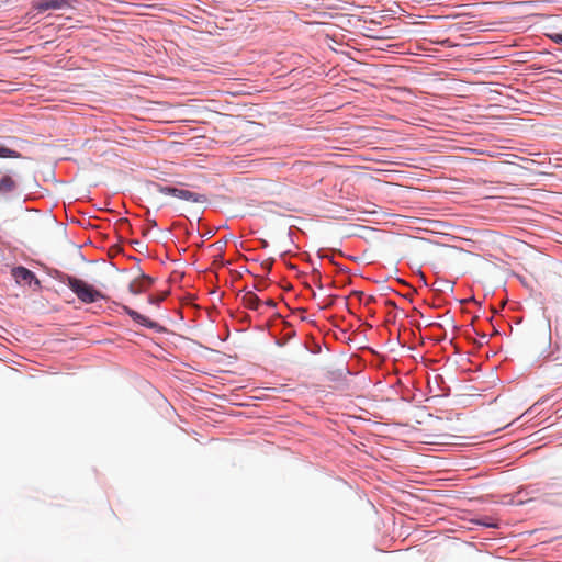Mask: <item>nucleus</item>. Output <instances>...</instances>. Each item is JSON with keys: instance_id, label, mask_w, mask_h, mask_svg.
I'll list each match as a JSON object with an SVG mask.
<instances>
[{"instance_id": "0eeeda50", "label": "nucleus", "mask_w": 562, "mask_h": 562, "mask_svg": "<svg viewBox=\"0 0 562 562\" xmlns=\"http://www.w3.org/2000/svg\"><path fill=\"white\" fill-rule=\"evenodd\" d=\"M81 0H33L31 8L37 14H42L49 10H64L79 4Z\"/></svg>"}, {"instance_id": "9d476101", "label": "nucleus", "mask_w": 562, "mask_h": 562, "mask_svg": "<svg viewBox=\"0 0 562 562\" xmlns=\"http://www.w3.org/2000/svg\"><path fill=\"white\" fill-rule=\"evenodd\" d=\"M429 392L438 391V396L449 397L451 394L450 386L446 383L445 378L441 374H436L434 379L428 380Z\"/></svg>"}, {"instance_id": "f3484780", "label": "nucleus", "mask_w": 562, "mask_h": 562, "mask_svg": "<svg viewBox=\"0 0 562 562\" xmlns=\"http://www.w3.org/2000/svg\"><path fill=\"white\" fill-rule=\"evenodd\" d=\"M548 358H549V360H551V361H557V360H559V357H553V356H551V355H550Z\"/></svg>"}, {"instance_id": "423d86ee", "label": "nucleus", "mask_w": 562, "mask_h": 562, "mask_svg": "<svg viewBox=\"0 0 562 562\" xmlns=\"http://www.w3.org/2000/svg\"><path fill=\"white\" fill-rule=\"evenodd\" d=\"M11 276L19 285H27L35 291L42 288L41 281L35 272L22 265L14 266L11 269Z\"/></svg>"}, {"instance_id": "f257e3e1", "label": "nucleus", "mask_w": 562, "mask_h": 562, "mask_svg": "<svg viewBox=\"0 0 562 562\" xmlns=\"http://www.w3.org/2000/svg\"><path fill=\"white\" fill-rule=\"evenodd\" d=\"M53 277L58 282L67 285L83 304H92L105 299V294L102 291L76 276L56 270Z\"/></svg>"}, {"instance_id": "2eb2a0df", "label": "nucleus", "mask_w": 562, "mask_h": 562, "mask_svg": "<svg viewBox=\"0 0 562 562\" xmlns=\"http://www.w3.org/2000/svg\"><path fill=\"white\" fill-rule=\"evenodd\" d=\"M325 249L318 250V257L322 259L324 257Z\"/></svg>"}, {"instance_id": "a211bd4d", "label": "nucleus", "mask_w": 562, "mask_h": 562, "mask_svg": "<svg viewBox=\"0 0 562 562\" xmlns=\"http://www.w3.org/2000/svg\"><path fill=\"white\" fill-rule=\"evenodd\" d=\"M313 271L316 272L318 276L321 274L319 270L316 267H313Z\"/></svg>"}, {"instance_id": "dca6fc26", "label": "nucleus", "mask_w": 562, "mask_h": 562, "mask_svg": "<svg viewBox=\"0 0 562 562\" xmlns=\"http://www.w3.org/2000/svg\"><path fill=\"white\" fill-rule=\"evenodd\" d=\"M431 326H432V327H437V328H442V325H441V324H439V323H434V324H431Z\"/></svg>"}, {"instance_id": "9b49d317", "label": "nucleus", "mask_w": 562, "mask_h": 562, "mask_svg": "<svg viewBox=\"0 0 562 562\" xmlns=\"http://www.w3.org/2000/svg\"><path fill=\"white\" fill-rule=\"evenodd\" d=\"M472 524L484 528L497 529L499 528V521L491 516L481 515L476 516L471 520Z\"/></svg>"}, {"instance_id": "6ab92c4d", "label": "nucleus", "mask_w": 562, "mask_h": 562, "mask_svg": "<svg viewBox=\"0 0 562 562\" xmlns=\"http://www.w3.org/2000/svg\"><path fill=\"white\" fill-rule=\"evenodd\" d=\"M554 485H555L554 483H547V486L551 487V488L554 487Z\"/></svg>"}, {"instance_id": "4468645a", "label": "nucleus", "mask_w": 562, "mask_h": 562, "mask_svg": "<svg viewBox=\"0 0 562 562\" xmlns=\"http://www.w3.org/2000/svg\"><path fill=\"white\" fill-rule=\"evenodd\" d=\"M539 405H541V402H540V401L536 402V403L530 407V409H529V411H530V412H531V411H536V409H537V407H538Z\"/></svg>"}, {"instance_id": "20e7f679", "label": "nucleus", "mask_w": 562, "mask_h": 562, "mask_svg": "<svg viewBox=\"0 0 562 562\" xmlns=\"http://www.w3.org/2000/svg\"><path fill=\"white\" fill-rule=\"evenodd\" d=\"M154 188L161 194L178 198L180 200L193 203H206L209 199L205 194H201L178 186L153 183Z\"/></svg>"}, {"instance_id": "6e6552de", "label": "nucleus", "mask_w": 562, "mask_h": 562, "mask_svg": "<svg viewBox=\"0 0 562 562\" xmlns=\"http://www.w3.org/2000/svg\"><path fill=\"white\" fill-rule=\"evenodd\" d=\"M123 312L128 315L135 323L145 328L151 329L155 333H165L166 328L156 321L143 315L142 313L133 310L127 305H122Z\"/></svg>"}, {"instance_id": "7ed1b4c3", "label": "nucleus", "mask_w": 562, "mask_h": 562, "mask_svg": "<svg viewBox=\"0 0 562 562\" xmlns=\"http://www.w3.org/2000/svg\"><path fill=\"white\" fill-rule=\"evenodd\" d=\"M11 132L4 124L0 123V134H5ZM27 143L25 139L10 136V135H0V158H12V159H29L24 157L18 149L23 148V144Z\"/></svg>"}, {"instance_id": "39448f33", "label": "nucleus", "mask_w": 562, "mask_h": 562, "mask_svg": "<svg viewBox=\"0 0 562 562\" xmlns=\"http://www.w3.org/2000/svg\"><path fill=\"white\" fill-rule=\"evenodd\" d=\"M269 335L277 346L283 347L296 335V331L290 323L280 317L270 325Z\"/></svg>"}, {"instance_id": "1a4fd4ad", "label": "nucleus", "mask_w": 562, "mask_h": 562, "mask_svg": "<svg viewBox=\"0 0 562 562\" xmlns=\"http://www.w3.org/2000/svg\"><path fill=\"white\" fill-rule=\"evenodd\" d=\"M155 283V279L144 272H140L139 277L133 280L128 290L133 294H140L147 289H149Z\"/></svg>"}, {"instance_id": "f03ea898", "label": "nucleus", "mask_w": 562, "mask_h": 562, "mask_svg": "<svg viewBox=\"0 0 562 562\" xmlns=\"http://www.w3.org/2000/svg\"><path fill=\"white\" fill-rule=\"evenodd\" d=\"M22 175L18 169L9 166L0 168V199L13 201L20 199L23 193Z\"/></svg>"}, {"instance_id": "f8f14e48", "label": "nucleus", "mask_w": 562, "mask_h": 562, "mask_svg": "<svg viewBox=\"0 0 562 562\" xmlns=\"http://www.w3.org/2000/svg\"><path fill=\"white\" fill-rule=\"evenodd\" d=\"M549 38L555 44H562V33H551Z\"/></svg>"}, {"instance_id": "ddd939ff", "label": "nucleus", "mask_w": 562, "mask_h": 562, "mask_svg": "<svg viewBox=\"0 0 562 562\" xmlns=\"http://www.w3.org/2000/svg\"><path fill=\"white\" fill-rule=\"evenodd\" d=\"M160 302H161L160 297H157V296H154V295H149L148 296V303L151 304V305H159Z\"/></svg>"}]
</instances>
